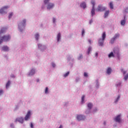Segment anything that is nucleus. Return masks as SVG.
<instances>
[{"mask_svg":"<svg viewBox=\"0 0 128 128\" xmlns=\"http://www.w3.org/2000/svg\"><path fill=\"white\" fill-rule=\"evenodd\" d=\"M6 32V28H3L0 30V44L2 42H8L10 40V36L5 35L2 36V34Z\"/></svg>","mask_w":128,"mask_h":128,"instance_id":"nucleus-1","label":"nucleus"},{"mask_svg":"<svg viewBox=\"0 0 128 128\" xmlns=\"http://www.w3.org/2000/svg\"><path fill=\"white\" fill-rule=\"evenodd\" d=\"M120 56V50L118 48H114L113 52H111L108 54V58H114V56Z\"/></svg>","mask_w":128,"mask_h":128,"instance_id":"nucleus-2","label":"nucleus"},{"mask_svg":"<svg viewBox=\"0 0 128 128\" xmlns=\"http://www.w3.org/2000/svg\"><path fill=\"white\" fill-rule=\"evenodd\" d=\"M106 32H104L102 34V39L100 38L98 40V44L100 46H103L104 42V40H106Z\"/></svg>","mask_w":128,"mask_h":128,"instance_id":"nucleus-3","label":"nucleus"},{"mask_svg":"<svg viewBox=\"0 0 128 128\" xmlns=\"http://www.w3.org/2000/svg\"><path fill=\"white\" fill-rule=\"evenodd\" d=\"M26 22V20H24L22 22L18 24V28H20V32H22V28H24Z\"/></svg>","mask_w":128,"mask_h":128,"instance_id":"nucleus-4","label":"nucleus"},{"mask_svg":"<svg viewBox=\"0 0 128 128\" xmlns=\"http://www.w3.org/2000/svg\"><path fill=\"white\" fill-rule=\"evenodd\" d=\"M8 8V6H4L3 8L0 10V14H6V9Z\"/></svg>","mask_w":128,"mask_h":128,"instance_id":"nucleus-5","label":"nucleus"},{"mask_svg":"<svg viewBox=\"0 0 128 128\" xmlns=\"http://www.w3.org/2000/svg\"><path fill=\"white\" fill-rule=\"evenodd\" d=\"M76 118L79 122L80 120H84L86 119V116L82 115H77Z\"/></svg>","mask_w":128,"mask_h":128,"instance_id":"nucleus-6","label":"nucleus"},{"mask_svg":"<svg viewBox=\"0 0 128 128\" xmlns=\"http://www.w3.org/2000/svg\"><path fill=\"white\" fill-rule=\"evenodd\" d=\"M118 38H120V34H116L114 37L111 39L110 42L111 44H114V42Z\"/></svg>","mask_w":128,"mask_h":128,"instance_id":"nucleus-7","label":"nucleus"},{"mask_svg":"<svg viewBox=\"0 0 128 128\" xmlns=\"http://www.w3.org/2000/svg\"><path fill=\"white\" fill-rule=\"evenodd\" d=\"M96 10L97 12H104V10H106V7H104L102 5H99Z\"/></svg>","mask_w":128,"mask_h":128,"instance_id":"nucleus-8","label":"nucleus"},{"mask_svg":"<svg viewBox=\"0 0 128 128\" xmlns=\"http://www.w3.org/2000/svg\"><path fill=\"white\" fill-rule=\"evenodd\" d=\"M24 118H22V117L20 118H16L15 122H20V124H24Z\"/></svg>","mask_w":128,"mask_h":128,"instance_id":"nucleus-9","label":"nucleus"},{"mask_svg":"<svg viewBox=\"0 0 128 128\" xmlns=\"http://www.w3.org/2000/svg\"><path fill=\"white\" fill-rule=\"evenodd\" d=\"M30 118V111H28L26 114L25 118H24V120H28Z\"/></svg>","mask_w":128,"mask_h":128,"instance_id":"nucleus-10","label":"nucleus"},{"mask_svg":"<svg viewBox=\"0 0 128 128\" xmlns=\"http://www.w3.org/2000/svg\"><path fill=\"white\" fill-rule=\"evenodd\" d=\"M116 122H120V114L117 116L114 119Z\"/></svg>","mask_w":128,"mask_h":128,"instance_id":"nucleus-11","label":"nucleus"},{"mask_svg":"<svg viewBox=\"0 0 128 128\" xmlns=\"http://www.w3.org/2000/svg\"><path fill=\"white\" fill-rule=\"evenodd\" d=\"M54 4L50 3L48 5L47 8H48V10H50V8H54Z\"/></svg>","mask_w":128,"mask_h":128,"instance_id":"nucleus-12","label":"nucleus"},{"mask_svg":"<svg viewBox=\"0 0 128 128\" xmlns=\"http://www.w3.org/2000/svg\"><path fill=\"white\" fill-rule=\"evenodd\" d=\"M35 72L36 70L34 69H32L29 73L28 76H34Z\"/></svg>","mask_w":128,"mask_h":128,"instance_id":"nucleus-13","label":"nucleus"},{"mask_svg":"<svg viewBox=\"0 0 128 128\" xmlns=\"http://www.w3.org/2000/svg\"><path fill=\"white\" fill-rule=\"evenodd\" d=\"M80 6L83 8H86V2H82L80 4Z\"/></svg>","mask_w":128,"mask_h":128,"instance_id":"nucleus-14","label":"nucleus"},{"mask_svg":"<svg viewBox=\"0 0 128 128\" xmlns=\"http://www.w3.org/2000/svg\"><path fill=\"white\" fill-rule=\"evenodd\" d=\"M2 50L4 52H8V46H4L2 48Z\"/></svg>","mask_w":128,"mask_h":128,"instance_id":"nucleus-15","label":"nucleus"},{"mask_svg":"<svg viewBox=\"0 0 128 128\" xmlns=\"http://www.w3.org/2000/svg\"><path fill=\"white\" fill-rule=\"evenodd\" d=\"M91 14H92V16H94V14H95L94 8V6H92V10H91Z\"/></svg>","mask_w":128,"mask_h":128,"instance_id":"nucleus-16","label":"nucleus"},{"mask_svg":"<svg viewBox=\"0 0 128 128\" xmlns=\"http://www.w3.org/2000/svg\"><path fill=\"white\" fill-rule=\"evenodd\" d=\"M109 14H110V10L106 11L104 13V18H107Z\"/></svg>","mask_w":128,"mask_h":128,"instance_id":"nucleus-17","label":"nucleus"},{"mask_svg":"<svg viewBox=\"0 0 128 128\" xmlns=\"http://www.w3.org/2000/svg\"><path fill=\"white\" fill-rule=\"evenodd\" d=\"M106 72L108 74H110V72H112V68H108V69H107V71H106Z\"/></svg>","mask_w":128,"mask_h":128,"instance_id":"nucleus-18","label":"nucleus"},{"mask_svg":"<svg viewBox=\"0 0 128 128\" xmlns=\"http://www.w3.org/2000/svg\"><path fill=\"white\" fill-rule=\"evenodd\" d=\"M57 40L58 42H60V33L58 34L57 36Z\"/></svg>","mask_w":128,"mask_h":128,"instance_id":"nucleus-19","label":"nucleus"},{"mask_svg":"<svg viewBox=\"0 0 128 128\" xmlns=\"http://www.w3.org/2000/svg\"><path fill=\"white\" fill-rule=\"evenodd\" d=\"M10 84V81H8L7 84H6V88H8Z\"/></svg>","mask_w":128,"mask_h":128,"instance_id":"nucleus-20","label":"nucleus"},{"mask_svg":"<svg viewBox=\"0 0 128 128\" xmlns=\"http://www.w3.org/2000/svg\"><path fill=\"white\" fill-rule=\"evenodd\" d=\"M91 4H92V6L94 8V5L96 4V1H94V0H92L91 1Z\"/></svg>","mask_w":128,"mask_h":128,"instance_id":"nucleus-21","label":"nucleus"},{"mask_svg":"<svg viewBox=\"0 0 128 128\" xmlns=\"http://www.w3.org/2000/svg\"><path fill=\"white\" fill-rule=\"evenodd\" d=\"M124 24H126V20H122L121 21V25L124 26Z\"/></svg>","mask_w":128,"mask_h":128,"instance_id":"nucleus-22","label":"nucleus"},{"mask_svg":"<svg viewBox=\"0 0 128 128\" xmlns=\"http://www.w3.org/2000/svg\"><path fill=\"white\" fill-rule=\"evenodd\" d=\"M92 104H90V103H89L88 104V108L89 110H90V108H92Z\"/></svg>","mask_w":128,"mask_h":128,"instance_id":"nucleus-23","label":"nucleus"},{"mask_svg":"<svg viewBox=\"0 0 128 128\" xmlns=\"http://www.w3.org/2000/svg\"><path fill=\"white\" fill-rule=\"evenodd\" d=\"M110 6L111 10H112V8H114V5L112 4V2H111L110 3Z\"/></svg>","mask_w":128,"mask_h":128,"instance_id":"nucleus-24","label":"nucleus"},{"mask_svg":"<svg viewBox=\"0 0 128 128\" xmlns=\"http://www.w3.org/2000/svg\"><path fill=\"white\" fill-rule=\"evenodd\" d=\"M35 38H36V40H38V38H40V34H36L35 35Z\"/></svg>","mask_w":128,"mask_h":128,"instance_id":"nucleus-25","label":"nucleus"},{"mask_svg":"<svg viewBox=\"0 0 128 128\" xmlns=\"http://www.w3.org/2000/svg\"><path fill=\"white\" fill-rule=\"evenodd\" d=\"M84 97H85L84 96H83L82 97V104H83V103H84Z\"/></svg>","mask_w":128,"mask_h":128,"instance_id":"nucleus-26","label":"nucleus"},{"mask_svg":"<svg viewBox=\"0 0 128 128\" xmlns=\"http://www.w3.org/2000/svg\"><path fill=\"white\" fill-rule=\"evenodd\" d=\"M12 16H14V14L12 12L10 13L8 16V18H10Z\"/></svg>","mask_w":128,"mask_h":128,"instance_id":"nucleus-27","label":"nucleus"},{"mask_svg":"<svg viewBox=\"0 0 128 128\" xmlns=\"http://www.w3.org/2000/svg\"><path fill=\"white\" fill-rule=\"evenodd\" d=\"M45 94H48V87L46 88Z\"/></svg>","mask_w":128,"mask_h":128,"instance_id":"nucleus-28","label":"nucleus"},{"mask_svg":"<svg viewBox=\"0 0 128 128\" xmlns=\"http://www.w3.org/2000/svg\"><path fill=\"white\" fill-rule=\"evenodd\" d=\"M69 74H70V72H67L66 74H64V78H66V76H68Z\"/></svg>","mask_w":128,"mask_h":128,"instance_id":"nucleus-29","label":"nucleus"},{"mask_svg":"<svg viewBox=\"0 0 128 128\" xmlns=\"http://www.w3.org/2000/svg\"><path fill=\"white\" fill-rule=\"evenodd\" d=\"M91 50H92V48L89 47L88 48V54H90V52Z\"/></svg>","mask_w":128,"mask_h":128,"instance_id":"nucleus-30","label":"nucleus"},{"mask_svg":"<svg viewBox=\"0 0 128 128\" xmlns=\"http://www.w3.org/2000/svg\"><path fill=\"white\" fill-rule=\"evenodd\" d=\"M128 74L126 75V76H124V80H128Z\"/></svg>","mask_w":128,"mask_h":128,"instance_id":"nucleus-31","label":"nucleus"},{"mask_svg":"<svg viewBox=\"0 0 128 128\" xmlns=\"http://www.w3.org/2000/svg\"><path fill=\"white\" fill-rule=\"evenodd\" d=\"M49 2H50L49 0H44V3L45 4H48Z\"/></svg>","mask_w":128,"mask_h":128,"instance_id":"nucleus-32","label":"nucleus"},{"mask_svg":"<svg viewBox=\"0 0 128 128\" xmlns=\"http://www.w3.org/2000/svg\"><path fill=\"white\" fill-rule=\"evenodd\" d=\"M120 96H118L116 101V102H118V100H120Z\"/></svg>","mask_w":128,"mask_h":128,"instance_id":"nucleus-33","label":"nucleus"},{"mask_svg":"<svg viewBox=\"0 0 128 128\" xmlns=\"http://www.w3.org/2000/svg\"><path fill=\"white\" fill-rule=\"evenodd\" d=\"M84 76L88 78V73H86V72H84Z\"/></svg>","mask_w":128,"mask_h":128,"instance_id":"nucleus-34","label":"nucleus"},{"mask_svg":"<svg viewBox=\"0 0 128 128\" xmlns=\"http://www.w3.org/2000/svg\"><path fill=\"white\" fill-rule=\"evenodd\" d=\"M124 14H126V12H128V8L124 10Z\"/></svg>","mask_w":128,"mask_h":128,"instance_id":"nucleus-35","label":"nucleus"},{"mask_svg":"<svg viewBox=\"0 0 128 128\" xmlns=\"http://www.w3.org/2000/svg\"><path fill=\"white\" fill-rule=\"evenodd\" d=\"M82 58V55H80V56L78 58V60H81Z\"/></svg>","mask_w":128,"mask_h":128,"instance_id":"nucleus-36","label":"nucleus"},{"mask_svg":"<svg viewBox=\"0 0 128 128\" xmlns=\"http://www.w3.org/2000/svg\"><path fill=\"white\" fill-rule=\"evenodd\" d=\"M122 72H123V74H126V71H124V70H122Z\"/></svg>","mask_w":128,"mask_h":128,"instance_id":"nucleus-37","label":"nucleus"},{"mask_svg":"<svg viewBox=\"0 0 128 128\" xmlns=\"http://www.w3.org/2000/svg\"><path fill=\"white\" fill-rule=\"evenodd\" d=\"M84 30H82V36H84Z\"/></svg>","mask_w":128,"mask_h":128,"instance_id":"nucleus-38","label":"nucleus"},{"mask_svg":"<svg viewBox=\"0 0 128 128\" xmlns=\"http://www.w3.org/2000/svg\"><path fill=\"white\" fill-rule=\"evenodd\" d=\"M30 126L31 128H34V124L32 122L30 123Z\"/></svg>","mask_w":128,"mask_h":128,"instance_id":"nucleus-39","label":"nucleus"},{"mask_svg":"<svg viewBox=\"0 0 128 128\" xmlns=\"http://www.w3.org/2000/svg\"><path fill=\"white\" fill-rule=\"evenodd\" d=\"M52 66H53V68H56V64L54 63H52Z\"/></svg>","mask_w":128,"mask_h":128,"instance_id":"nucleus-40","label":"nucleus"},{"mask_svg":"<svg viewBox=\"0 0 128 128\" xmlns=\"http://www.w3.org/2000/svg\"><path fill=\"white\" fill-rule=\"evenodd\" d=\"M2 92H4V91L2 90H0V94H2Z\"/></svg>","mask_w":128,"mask_h":128,"instance_id":"nucleus-41","label":"nucleus"},{"mask_svg":"<svg viewBox=\"0 0 128 128\" xmlns=\"http://www.w3.org/2000/svg\"><path fill=\"white\" fill-rule=\"evenodd\" d=\"M53 22H56V18H53Z\"/></svg>","mask_w":128,"mask_h":128,"instance_id":"nucleus-42","label":"nucleus"},{"mask_svg":"<svg viewBox=\"0 0 128 128\" xmlns=\"http://www.w3.org/2000/svg\"><path fill=\"white\" fill-rule=\"evenodd\" d=\"M88 42H89V44H92V40H88Z\"/></svg>","mask_w":128,"mask_h":128,"instance_id":"nucleus-43","label":"nucleus"},{"mask_svg":"<svg viewBox=\"0 0 128 128\" xmlns=\"http://www.w3.org/2000/svg\"><path fill=\"white\" fill-rule=\"evenodd\" d=\"M92 22V20H90V24Z\"/></svg>","mask_w":128,"mask_h":128,"instance_id":"nucleus-44","label":"nucleus"},{"mask_svg":"<svg viewBox=\"0 0 128 128\" xmlns=\"http://www.w3.org/2000/svg\"><path fill=\"white\" fill-rule=\"evenodd\" d=\"M95 55H96V56H98V52H96V53L95 54Z\"/></svg>","mask_w":128,"mask_h":128,"instance_id":"nucleus-45","label":"nucleus"},{"mask_svg":"<svg viewBox=\"0 0 128 128\" xmlns=\"http://www.w3.org/2000/svg\"><path fill=\"white\" fill-rule=\"evenodd\" d=\"M36 82H40V79H37Z\"/></svg>","mask_w":128,"mask_h":128,"instance_id":"nucleus-46","label":"nucleus"},{"mask_svg":"<svg viewBox=\"0 0 128 128\" xmlns=\"http://www.w3.org/2000/svg\"><path fill=\"white\" fill-rule=\"evenodd\" d=\"M40 44H38V48H40Z\"/></svg>","mask_w":128,"mask_h":128,"instance_id":"nucleus-47","label":"nucleus"},{"mask_svg":"<svg viewBox=\"0 0 128 128\" xmlns=\"http://www.w3.org/2000/svg\"><path fill=\"white\" fill-rule=\"evenodd\" d=\"M12 78H14V76H12Z\"/></svg>","mask_w":128,"mask_h":128,"instance_id":"nucleus-48","label":"nucleus"},{"mask_svg":"<svg viewBox=\"0 0 128 128\" xmlns=\"http://www.w3.org/2000/svg\"><path fill=\"white\" fill-rule=\"evenodd\" d=\"M119 86H120V83L119 84Z\"/></svg>","mask_w":128,"mask_h":128,"instance_id":"nucleus-49","label":"nucleus"},{"mask_svg":"<svg viewBox=\"0 0 128 128\" xmlns=\"http://www.w3.org/2000/svg\"><path fill=\"white\" fill-rule=\"evenodd\" d=\"M104 124H106V122H104Z\"/></svg>","mask_w":128,"mask_h":128,"instance_id":"nucleus-50","label":"nucleus"},{"mask_svg":"<svg viewBox=\"0 0 128 128\" xmlns=\"http://www.w3.org/2000/svg\"><path fill=\"white\" fill-rule=\"evenodd\" d=\"M124 18H126V16L124 17Z\"/></svg>","mask_w":128,"mask_h":128,"instance_id":"nucleus-51","label":"nucleus"}]
</instances>
